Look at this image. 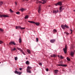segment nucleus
<instances>
[{"label": "nucleus", "instance_id": "obj_1", "mask_svg": "<svg viewBox=\"0 0 75 75\" xmlns=\"http://www.w3.org/2000/svg\"><path fill=\"white\" fill-rule=\"evenodd\" d=\"M61 26L63 29H65V28H69L68 26H67L66 24L64 25H62Z\"/></svg>", "mask_w": 75, "mask_h": 75}, {"label": "nucleus", "instance_id": "obj_2", "mask_svg": "<svg viewBox=\"0 0 75 75\" xmlns=\"http://www.w3.org/2000/svg\"><path fill=\"white\" fill-rule=\"evenodd\" d=\"M41 5L40 4H39V6L38 9V12L39 13H41Z\"/></svg>", "mask_w": 75, "mask_h": 75}, {"label": "nucleus", "instance_id": "obj_3", "mask_svg": "<svg viewBox=\"0 0 75 75\" xmlns=\"http://www.w3.org/2000/svg\"><path fill=\"white\" fill-rule=\"evenodd\" d=\"M17 49L18 50H19V51H21V53L23 54V55H25V53H24V52L23 50H22V49H21V48H19L18 47H17Z\"/></svg>", "mask_w": 75, "mask_h": 75}, {"label": "nucleus", "instance_id": "obj_4", "mask_svg": "<svg viewBox=\"0 0 75 75\" xmlns=\"http://www.w3.org/2000/svg\"><path fill=\"white\" fill-rule=\"evenodd\" d=\"M32 68V67H30L29 66H28L27 67V71L28 72H29V73H31V71H30V69Z\"/></svg>", "mask_w": 75, "mask_h": 75}, {"label": "nucleus", "instance_id": "obj_5", "mask_svg": "<svg viewBox=\"0 0 75 75\" xmlns=\"http://www.w3.org/2000/svg\"><path fill=\"white\" fill-rule=\"evenodd\" d=\"M67 45H65V48L63 49V50L65 53H66L67 52Z\"/></svg>", "mask_w": 75, "mask_h": 75}, {"label": "nucleus", "instance_id": "obj_6", "mask_svg": "<svg viewBox=\"0 0 75 75\" xmlns=\"http://www.w3.org/2000/svg\"><path fill=\"white\" fill-rule=\"evenodd\" d=\"M16 29H18V28H20V29H21V30H24L25 29V28H21V26H16Z\"/></svg>", "mask_w": 75, "mask_h": 75}, {"label": "nucleus", "instance_id": "obj_7", "mask_svg": "<svg viewBox=\"0 0 75 75\" xmlns=\"http://www.w3.org/2000/svg\"><path fill=\"white\" fill-rule=\"evenodd\" d=\"M62 5V3L61 2H58V3H57V4H55L56 6H57V5H60V6H61Z\"/></svg>", "mask_w": 75, "mask_h": 75}, {"label": "nucleus", "instance_id": "obj_8", "mask_svg": "<svg viewBox=\"0 0 75 75\" xmlns=\"http://www.w3.org/2000/svg\"><path fill=\"white\" fill-rule=\"evenodd\" d=\"M3 17H8V16L6 15H1L0 14V17L1 18Z\"/></svg>", "mask_w": 75, "mask_h": 75}, {"label": "nucleus", "instance_id": "obj_9", "mask_svg": "<svg viewBox=\"0 0 75 75\" xmlns=\"http://www.w3.org/2000/svg\"><path fill=\"white\" fill-rule=\"evenodd\" d=\"M16 45V44L14 42L11 41V42H9V45Z\"/></svg>", "mask_w": 75, "mask_h": 75}, {"label": "nucleus", "instance_id": "obj_10", "mask_svg": "<svg viewBox=\"0 0 75 75\" xmlns=\"http://www.w3.org/2000/svg\"><path fill=\"white\" fill-rule=\"evenodd\" d=\"M14 72L15 74H19V75H21V72H18L17 71H15Z\"/></svg>", "mask_w": 75, "mask_h": 75}, {"label": "nucleus", "instance_id": "obj_11", "mask_svg": "<svg viewBox=\"0 0 75 75\" xmlns=\"http://www.w3.org/2000/svg\"><path fill=\"white\" fill-rule=\"evenodd\" d=\"M74 52H71V55L72 57H73L74 54Z\"/></svg>", "mask_w": 75, "mask_h": 75}, {"label": "nucleus", "instance_id": "obj_12", "mask_svg": "<svg viewBox=\"0 0 75 75\" xmlns=\"http://www.w3.org/2000/svg\"><path fill=\"white\" fill-rule=\"evenodd\" d=\"M58 65L59 66H65V67L67 66V64H58Z\"/></svg>", "mask_w": 75, "mask_h": 75}, {"label": "nucleus", "instance_id": "obj_13", "mask_svg": "<svg viewBox=\"0 0 75 75\" xmlns=\"http://www.w3.org/2000/svg\"><path fill=\"white\" fill-rule=\"evenodd\" d=\"M42 3L43 4H44L46 3L47 0H42Z\"/></svg>", "mask_w": 75, "mask_h": 75}, {"label": "nucleus", "instance_id": "obj_14", "mask_svg": "<svg viewBox=\"0 0 75 75\" xmlns=\"http://www.w3.org/2000/svg\"><path fill=\"white\" fill-rule=\"evenodd\" d=\"M55 41V39H51L50 40V42H51V43H54Z\"/></svg>", "mask_w": 75, "mask_h": 75}, {"label": "nucleus", "instance_id": "obj_15", "mask_svg": "<svg viewBox=\"0 0 75 75\" xmlns=\"http://www.w3.org/2000/svg\"><path fill=\"white\" fill-rule=\"evenodd\" d=\"M58 12H59V11L58 10H57L53 11V13H56Z\"/></svg>", "mask_w": 75, "mask_h": 75}, {"label": "nucleus", "instance_id": "obj_16", "mask_svg": "<svg viewBox=\"0 0 75 75\" xmlns=\"http://www.w3.org/2000/svg\"><path fill=\"white\" fill-rule=\"evenodd\" d=\"M63 6H62L60 7L59 10H60V12H62V10H63Z\"/></svg>", "mask_w": 75, "mask_h": 75}, {"label": "nucleus", "instance_id": "obj_17", "mask_svg": "<svg viewBox=\"0 0 75 75\" xmlns=\"http://www.w3.org/2000/svg\"><path fill=\"white\" fill-rule=\"evenodd\" d=\"M50 56L52 57H56L57 56L56 54H52V55H51Z\"/></svg>", "mask_w": 75, "mask_h": 75}, {"label": "nucleus", "instance_id": "obj_18", "mask_svg": "<svg viewBox=\"0 0 75 75\" xmlns=\"http://www.w3.org/2000/svg\"><path fill=\"white\" fill-rule=\"evenodd\" d=\"M28 22H29V23H33V24H35V22L33 21H28Z\"/></svg>", "mask_w": 75, "mask_h": 75}, {"label": "nucleus", "instance_id": "obj_19", "mask_svg": "<svg viewBox=\"0 0 75 75\" xmlns=\"http://www.w3.org/2000/svg\"><path fill=\"white\" fill-rule=\"evenodd\" d=\"M58 71H59V70H54V72L55 74L57 73V72Z\"/></svg>", "mask_w": 75, "mask_h": 75}, {"label": "nucleus", "instance_id": "obj_20", "mask_svg": "<svg viewBox=\"0 0 75 75\" xmlns=\"http://www.w3.org/2000/svg\"><path fill=\"white\" fill-rule=\"evenodd\" d=\"M27 52L29 54H30L31 53V51H30V50L28 49L27 50Z\"/></svg>", "mask_w": 75, "mask_h": 75}, {"label": "nucleus", "instance_id": "obj_21", "mask_svg": "<svg viewBox=\"0 0 75 75\" xmlns=\"http://www.w3.org/2000/svg\"><path fill=\"white\" fill-rule=\"evenodd\" d=\"M28 18V15H26L25 17L24 18L26 19V18Z\"/></svg>", "mask_w": 75, "mask_h": 75}, {"label": "nucleus", "instance_id": "obj_22", "mask_svg": "<svg viewBox=\"0 0 75 75\" xmlns=\"http://www.w3.org/2000/svg\"><path fill=\"white\" fill-rule=\"evenodd\" d=\"M19 42L20 43H21V38H20L19 39Z\"/></svg>", "mask_w": 75, "mask_h": 75}, {"label": "nucleus", "instance_id": "obj_23", "mask_svg": "<svg viewBox=\"0 0 75 75\" xmlns=\"http://www.w3.org/2000/svg\"><path fill=\"white\" fill-rule=\"evenodd\" d=\"M26 64H29V62H28V61H26L25 62Z\"/></svg>", "mask_w": 75, "mask_h": 75}, {"label": "nucleus", "instance_id": "obj_24", "mask_svg": "<svg viewBox=\"0 0 75 75\" xmlns=\"http://www.w3.org/2000/svg\"><path fill=\"white\" fill-rule=\"evenodd\" d=\"M53 32L54 33H55L56 32H57V30L56 29H54V30H53Z\"/></svg>", "mask_w": 75, "mask_h": 75}, {"label": "nucleus", "instance_id": "obj_25", "mask_svg": "<svg viewBox=\"0 0 75 75\" xmlns=\"http://www.w3.org/2000/svg\"><path fill=\"white\" fill-rule=\"evenodd\" d=\"M67 60H69V61H70V59L68 57H67Z\"/></svg>", "mask_w": 75, "mask_h": 75}, {"label": "nucleus", "instance_id": "obj_26", "mask_svg": "<svg viewBox=\"0 0 75 75\" xmlns=\"http://www.w3.org/2000/svg\"><path fill=\"white\" fill-rule=\"evenodd\" d=\"M38 63H39V65H40V66H42V63H41V62H39Z\"/></svg>", "mask_w": 75, "mask_h": 75}, {"label": "nucleus", "instance_id": "obj_27", "mask_svg": "<svg viewBox=\"0 0 75 75\" xmlns=\"http://www.w3.org/2000/svg\"><path fill=\"white\" fill-rule=\"evenodd\" d=\"M15 50H16V49L15 48H14L13 49H11V51H15Z\"/></svg>", "mask_w": 75, "mask_h": 75}, {"label": "nucleus", "instance_id": "obj_28", "mask_svg": "<svg viewBox=\"0 0 75 75\" xmlns=\"http://www.w3.org/2000/svg\"><path fill=\"white\" fill-rule=\"evenodd\" d=\"M9 11H10L11 13H13V11H12V10H11V9H10L9 10Z\"/></svg>", "mask_w": 75, "mask_h": 75}, {"label": "nucleus", "instance_id": "obj_29", "mask_svg": "<svg viewBox=\"0 0 75 75\" xmlns=\"http://www.w3.org/2000/svg\"><path fill=\"white\" fill-rule=\"evenodd\" d=\"M2 4H3V2H0V6H1V5H2Z\"/></svg>", "mask_w": 75, "mask_h": 75}, {"label": "nucleus", "instance_id": "obj_30", "mask_svg": "<svg viewBox=\"0 0 75 75\" xmlns=\"http://www.w3.org/2000/svg\"><path fill=\"white\" fill-rule=\"evenodd\" d=\"M16 14H20V12L18 11V12H16Z\"/></svg>", "mask_w": 75, "mask_h": 75}, {"label": "nucleus", "instance_id": "obj_31", "mask_svg": "<svg viewBox=\"0 0 75 75\" xmlns=\"http://www.w3.org/2000/svg\"><path fill=\"white\" fill-rule=\"evenodd\" d=\"M60 58L61 59H64V57L63 56H62L61 55V56H60Z\"/></svg>", "mask_w": 75, "mask_h": 75}, {"label": "nucleus", "instance_id": "obj_32", "mask_svg": "<svg viewBox=\"0 0 75 75\" xmlns=\"http://www.w3.org/2000/svg\"><path fill=\"white\" fill-rule=\"evenodd\" d=\"M24 10V9L22 8L21 9V11H23Z\"/></svg>", "mask_w": 75, "mask_h": 75}, {"label": "nucleus", "instance_id": "obj_33", "mask_svg": "<svg viewBox=\"0 0 75 75\" xmlns=\"http://www.w3.org/2000/svg\"><path fill=\"white\" fill-rule=\"evenodd\" d=\"M3 41H0V44H2V43H3Z\"/></svg>", "mask_w": 75, "mask_h": 75}, {"label": "nucleus", "instance_id": "obj_34", "mask_svg": "<svg viewBox=\"0 0 75 75\" xmlns=\"http://www.w3.org/2000/svg\"><path fill=\"white\" fill-rule=\"evenodd\" d=\"M15 59L16 61V60H17V57H16L15 58Z\"/></svg>", "mask_w": 75, "mask_h": 75}, {"label": "nucleus", "instance_id": "obj_35", "mask_svg": "<svg viewBox=\"0 0 75 75\" xmlns=\"http://www.w3.org/2000/svg\"><path fill=\"white\" fill-rule=\"evenodd\" d=\"M38 3H39V4H40L41 3H42V2L40 1H38Z\"/></svg>", "mask_w": 75, "mask_h": 75}, {"label": "nucleus", "instance_id": "obj_36", "mask_svg": "<svg viewBox=\"0 0 75 75\" xmlns=\"http://www.w3.org/2000/svg\"><path fill=\"white\" fill-rule=\"evenodd\" d=\"M0 31H3V30L1 28H0Z\"/></svg>", "mask_w": 75, "mask_h": 75}, {"label": "nucleus", "instance_id": "obj_37", "mask_svg": "<svg viewBox=\"0 0 75 75\" xmlns=\"http://www.w3.org/2000/svg\"><path fill=\"white\" fill-rule=\"evenodd\" d=\"M46 71H48L49 70V69L47 68L46 69Z\"/></svg>", "mask_w": 75, "mask_h": 75}, {"label": "nucleus", "instance_id": "obj_38", "mask_svg": "<svg viewBox=\"0 0 75 75\" xmlns=\"http://www.w3.org/2000/svg\"><path fill=\"white\" fill-rule=\"evenodd\" d=\"M64 33H66L67 35H69L68 33H67V32H64Z\"/></svg>", "mask_w": 75, "mask_h": 75}, {"label": "nucleus", "instance_id": "obj_39", "mask_svg": "<svg viewBox=\"0 0 75 75\" xmlns=\"http://www.w3.org/2000/svg\"><path fill=\"white\" fill-rule=\"evenodd\" d=\"M35 24H36V25L38 26V23H35Z\"/></svg>", "mask_w": 75, "mask_h": 75}, {"label": "nucleus", "instance_id": "obj_40", "mask_svg": "<svg viewBox=\"0 0 75 75\" xmlns=\"http://www.w3.org/2000/svg\"><path fill=\"white\" fill-rule=\"evenodd\" d=\"M25 1H28L29 0H23V1H25Z\"/></svg>", "mask_w": 75, "mask_h": 75}, {"label": "nucleus", "instance_id": "obj_41", "mask_svg": "<svg viewBox=\"0 0 75 75\" xmlns=\"http://www.w3.org/2000/svg\"><path fill=\"white\" fill-rule=\"evenodd\" d=\"M70 30L71 31V33H72L73 31L72 30V29H70Z\"/></svg>", "mask_w": 75, "mask_h": 75}, {"label": "nucleus", "instance_id": "obj_42", "mask_svg": "<svg viewBox=\"0 0 75 75\" xmlns=\"http://www.w3.org/2000/svg\"><path fill=\"white\" fill-rule=\"evenodd\" d=\"M19 70H20V71H21V70H22V68H19Z\"/></svg>", "mask_w": 75, "mask_h": 75}, {"label": "nucleus", "instance_id": "obj_43", "mask_svg": "<svg viewBox=\"0 0 75 75\" xmlns=\"http://www.w3.org/2000/svg\"><path fill=\"white\" fill-rule=\"evenodd\" d=\"M36 42H38V38H36Z\"/></svg>", "mask_w": 75, "mask_h": 75}, {"label": "nucleus", "instance_id": "obj_44", "mask_svg": "<svg viewBox=\"0 0 75 75\" xmlns=\"http://www.w3.org/2000/svg\"><path fill=\"white\" fill-rule=\"evenodd\" d=\"M15 4L16 5H17V3L16 2H15Z\"/></svg>", "mask_w": 75, "mask_h": 75}, {"label": "nucleus", "instance_id": "obj_45", "mask_svg": "<svg viewBox=\"0 0 75 75\" xmlns=\"http://www.w3.org/2000/svg\"><path fill=\"white\" fill-rule=\"evenodd\" d=\"M40 23H39L38 22V25H40Z\"/></svg>", "mask_w": 75, "mask_h": 75}, {"label": "nucleus", "instance_id": "obj_46", "mask_svg": "<svg viewBox=\"0 0 75 75\" xmlns=\"http://www.w3.org/2000/svg\"><path fill=\"white\" fill-rule=\"evenodd\" d=\"M63 70V71H64V70Z\"/></svg>", "mask_w": 75, "mask_h": 75}, {"label": "nucleus", "instance_id": "obj_47", "mask_svg": "<svg viewBox=\"0 0 75 75\" xmlns=\"http://www.w3.org/2000/svg\"><path fill=\"white\" fill-rule=\"evenodd\" d=\"M74 12H75V10H74Z\"/></svg>", "mask_w": 75, "mask_h": 75}, {"label": "nucleus", "instance_id": "obj_48", "mask_svg": "<svg viewBox=\"0 0 75 75\" xmlns=\"http://www.w3.org/2000/svg\"><path fill=\"white\" fill-rule=\"evenodd\" d=\"M38 3V2H36V3Z\"/></svg>", "mask_w": 75, "mask_h": 75}, {"label": "nucleus", "instance_id": "obj_49", "mask_svg": "<svg viewBox=\"0 0 75 75\" xmlns=\"http://www.w3.org/2000/svg\"><path fill=\"white\" fill-rule=\"evenodd\" d=\"M0 64H1V62H0Z\"/></svg>", "mask_w": 75, "mask_h": 75}, {"label": "nucleus", "instance_id": "obj_50", "mask_svg": "<svg viewBox=\"0 0 75 75\" xmlns=\"http://www.w3.org/2000/svg\"><path fill=\"white\" fill-rule=\"evenodd\" d=\"M16 70H17V69H16Z\"/></svg>", "mask_w": 75, "mask_h": 75}]
</instances>
